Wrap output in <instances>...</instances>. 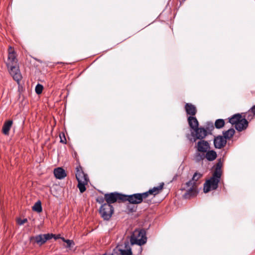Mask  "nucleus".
Listing matches in <instances>:
<instances>
[{"mask_svg": "<svg viewBox=\"0 0 255 255\" xmlns=\"http://www.w3.org/2000/svg\"><path fill=\"white\" fill-rule=\"evenodd\" d=\"M104 199L107 202L105 204L111 205L116 202H124V195L117 192L107 193L104 195Z\"/></svg>", "mask_w": 255, "mask_h": 255, "instance_id": "7", "label": "nucleus"}, {"mask_svg": "<svg viewBox=\"0 0 255 255\" xmlns=\"http://www.w3.org/2000/svg\"><path fill=\"white\" fill-rule=\"evenodd\" d=\"M55 237L53 234H40L30 238V241L34 240V242L41 246L46 242L47 241Z\"/></svg>", "mask_w": 255, "mask_h": 255, "instance_id": "9", "label": "nucleus"}, {"mask_svg": "<svg viewBox=\"0 0 255 255\" xmlns=\"http://www.w3.org/2000/svg\"><path fill=\"white\" fill-rule=\"evenodd\" d=\"M227 140L222 135H219L214 138V144L216 148L221 149L226 145Z\"/></svg>", "mask_w": 255, "mask_h": 255, "instance_id": "12", "label": "nucleus"}, {"mask_svg": "<svg viewBox=\"0 0 255 255\" xmlns=\"http://www.w3.org/2000/svg\"><path fill=\"white\" fill-rule=\"evenodd\" d=\"M60 142L63 143H66V139L65 138V135L64 133L62 134V136L61 134H60Z\"/></svg>", "mask_w": 255, "mask_h": 255, "instance_id": "32", "label": "nucleus"}, {"mask_svg": "<svg viewBox=\"0 0 255 255\" xmlns=\"http://www.w3.org/2000/svg\"><path fill=\"white\" fill-rule=\"evenodd\" d=\"M180 3V5L182 4V3L184 2L186 0H179Z\"/></svg>", "mask_w": 255, "mask_h": 255, "instance_id": "37", "label": "nucleus"}, {"mask_svg": "<svg viewBox=\"0 0 255 255\" xmlns=\"http://www.w3.org/2000/svg\"><path fill=\"white\" fill-rule=\"evenodd\" d=\"M196 147L198 152L205 153L210 148V145L207 141L201 140L198 142Z\"/></svg>", "mask_w": 255, "mask_h": 255, "instance_id": "13", "label": "nucleus"}, {"mask_svg": "<svg viewBox=\"0 0 255 255\" xmlns=\"http://www.w3.org/2000/svg\"><path fill=\"white\" fill-rule=\"evenodd\" d=\"M164 182H161L159 183V185L157 187H154L152 188L153 189V190L155 192V193L156 195H158V194L162 192L164 186Z\"/></svg>", "mask_w": 255, "mask_h": 255, "instance_id": "23", "label": "nucleus"}, {"mask_svg": "<svg viewBox=\"0 0 255 255\" xmlns=\"http://www.w3.org/2000/svg\"><path fill=\"white\" fill-rule=\"evenodd\" d=\"M215 126L212 123H207L206 129L211 132L215 128Z\"/></svg>", "mask_w": 255, "mask_h": 255, "instance_id": "29", "label": "nucleus"}, {"mask_svg": "<svg viewBox=\"0 0 255 255\" xmlns=\"http://www.w3.org/2000/svg\"><path fill=\"white\" fill-rule=\"evenodd\" d=\"M186 185L187 187L190 188L187 190L184 196L185 197H191L197 194V183L192 180V179L189 180L186 183Z\"/></svg>", "mask_w": 255, "mask_h": 255, "instance_id": "11", "label": "nucleus"}, {"mask_svg": "<svg viewBox=\"0 0 255 255\" xmlns=\"http://www.w3.org/2000/svg\"><path fill=\"white\" fill-rule=\"evenodd\" d=\"M76 177L78 182L77 187L80 192L83 193L86 190L85 186L88 184L89 180L88 175L84 173L81 165L76 167Z\"/></svg>", "mask_w": 255, "mask_h": 255, "instance_id": "2", "label": "nucleus"}, {"mask_svg": "<svg viewBox=\"0 0 255 255\" xmlns=\"http://www.w3.org/2000/svg\"><path fill=\"white\" fill-rule=\"evenodd\" d=\"M196 133V138L202 139L207 135V130L204 128H198L194 130Z\"/></svg>", "mask_w": 255, "mask_h": 255, "instance_id": "15", "label": "nucleus"}, {"mask_svg": "<svg viewBox=\"0 0 255 255\" xmlns=\"http://www.w3.org/2000/svg\"><path fill=\"white\" fill-rule=\"evenodd\" d=\"M130 242L131 245H138L141 251V246L143 245V230H135L131 236Z\"/></svg>", "mask_w": 255, "mask_h": 255, "instance_id": "5", "label": "nucleus"}, {"mask_svg": "<svg viewBox=\"0 0 255 255\" xmlns=\"http://www.w3.org/2000/svg\"><path fill=\"white\" fill-rule=\"evenodd\" d=\"M6 64L13 79L19 83L22 79V76L18 66L16 53L11 46L8 49V59Z\"/></svg>", "mask_w": 255, "mask_h": 255, "instance_id": "1", "label": "nucleus"}, {"mask_svg": "<svg viewBox=\"0 0 255 255\" xmlns=\"http://www.w3.org/2000/svg\"><path fill=\"white\" fill-rule=\"evenodd\" d=\"M146 224H147L146 223V220L144 219V228L146 226ZM145 234H146V232H145V231L144 230V244L146 243V240H147L146 237L145 236Z\"/></svg>", "mask_w": 255, "mask_h": 255, "instance_id": "34", "label": "nucleus"}, {"mask_svg": "<svg viewBox=\"0 0 255 255\" xmlns=\"http://www.w3.org/2000/svg\"><path fill=\"white\" fill-rule=\"evenodd\" d=\"M131 249L128 242L119 245L114 249L111 255H131Z\"/></svg>", "mask_w": 255, "mask_h": 255, "instance_id": "8", "label": "nucleus"}, {"mask_svg": "<svg viewBox=\"0 0 255 255\" xmlns=\"http://www.w3.org/2000/svg\"><path fill=\"white\" fill-rule=\"evenodd\" d=\"M13 122L12 120H8L4 122L2 128V133L5 135H8L9 130L12 126Z\"/></svg>", "mask_w": 255, "mask_h": 255, "instance_id": "18", "label": "nucleus"}, {"mask_svg": "<svg viewBox=\"0 0 255 255\" xmlns=\"http://www.w3.org/2000/svg\"><path fill=\"white\" fill-rule=\"evenodd\" d=\"M145 213H147V211H145V212H144V214H145Z\"/></svg>", "mask_w": 255, "mask_h": 255, "instance_id": "40", "label": "nucleus"}, {"mask_svg": "<svg viewBox=\"0 0 255 255\" xmlns=\"http://www.w3.org/2000/svg\"><path fill=\"white\" fill-rule=\"evenodd\" d=\"M255 116L253 115V113H252V112H251L250 111V109L247 112H246L245 114V115H244V117L243 118H245L246 119V118H247V120H252L254 117Z\"/></svg>", "mask_w": 255, "mask_h": 255, "instance_id": "26", "label": "nucleus"}, {"mask_svg": "<svg viewBox=\"0 0 255 255\" xmlns=\"http://www.w3.org/2000/svg\"><path fill=\"white\" fill-rule=\"evenodd\" d=\"M32 210L38 213H40L42 211L41 203L40 201H37L34 204L32 207Z\"/></svg>", "mask_w": 255, "mask_h": 255, "instance_id": "25", "label": "nucleus"}, {"mask_svg": "<svg viewBox=\"0 0 255 255\" xmlns=\"http://www.w3.org/2000/svg\"><path fill=\"white\" fill-rule=\"evenodd\" d=\"M221 176H218L217 173L213 174L211 178L207 180L204 184V192L208 193L211 190L217 189L218 184L221 180Z\"/></svg>", "mask_w": 255, "mask_h": 255, "instance_id": "4", "label": "nucleus"}, {"mask_svg": "<svg viewBox=\"0 0 255 255\" xmlns=\"http://www.w3.org/2000/svg\"><path fill=\"white\" fill-rule=\"evenodd\" d=\"M149 195H152L153 197H154L156 195V194L155 193L153 189L151 188L149 189L148 191L144 192V200L147 198L148 196ZM144 202H145V201L144 200Z\"/></svg>", "mask_w": 255, "mask_h": 255, "instance_id": "27", "label": "nucleus"}, {"mask_svg": "<svg viewBox=\"0 0 255 255\" xmlns=\"http://www.w3.org/2000/svg\"><path fill=\"white\" fill-rule=\"evenodd\" d=\"M229 122L232 125H235V128L239 131L246 129L248 127V122L243 118L241 114H236L231 118H228Z\"/></svg>", "mask_w": 255, "mask_h": 255, "instance_id": "3", "label": "nucleus"}, {"mask_svg": "<svg viewBox=\"0 0 255 255\" xmlns=\"http://www.w3.org/2000/svg\"><path fill=\"white\" fill-rule=\"evenodd\" d=\"M153 217L152 214L150 215V216L148 217L147 221H149L150 219H152Z\"/></svg>", "mask_w": 255, "mask_h": 255, "instance_id": "36", "label": "nucleus"}, {"mask_svg": "<svg viewBox=\"0 0 255 255\" xmlns=\"http://www.w3.org/2000/svg\"><path fill=\"white\" fill-rule=\"evenodd\" d=\"M114 212V208L112 205L102 204L99 209V214L104 220H109Z\"/></svg>", "mask_w": 255, "mask_h": 255, "instance_id": "6", "label": "nucleus"}, {"mask_svg": "<svg viewBox=\"0 0 255 255\" xmlns=\"http://www.w3.org/2000/svg\"><path fill=\"white\" fill-rule=\"evenodd\" d=\"M203 176V174L199 173V172H196L193 177H192V180H193L194 181H195V182H196L197 181H198V180L200 179Z\"/></svg>", "mask_w": 255, "mask_h": 255, "instance_id": "28", "label": "nucleus"}, {"mask_svg": "<svg viewBox=\"0 0 255 255\" xmlns=\"http://www.w3.org/2000/svg\"><path fill=\"white\" fill-rule=\"evenodd\" d=\"M205 158V153L197 152L194 154V159L197 162H199Z\"/></svg>", "mask_w": 255, "mask_h": 255, "instance_id": "22", "label": "nucleus"}, {"mask_svg": "<svg viewBox=\"0 0 255 255\" xmlns=\"http://www.w3.org/2000/svg\"><path fill=\"white\" fill-rule=\"evenodd\" d=\"M27 221V220L26 219H24L23 220L19 219L17 220V223L20 225H22L24 224V223H25Z\"/></svg>", "mask_w": 255, "mask_h": 255, "instance_id": "33", "label": "nucleus"}, {"mask_svg": "<svg viewBox=\"0 0 255 255\" xmlns=\"http://www.w3.org/2000/svg\"><path fill=\"white\" fill-rule=\"evenodd\" d=\"M145 213H147V211H145V212H144V214H145Z\"/></svg>", "mask_w": 255, "mask_h": 255, "instance_id": "39", "label": "nucleus"}, {"mask_svg": "<svg viewBox=\"0 0 255 255\" xmlns=\"http://www.w3.org/2000/svg\"><path fill=\"white\" fill-rule=\"evenodd\" d=\"M43 89V86L38 84L36 86L35 92L37 94H40L42 92Z\"/></svg>", "mask_w": 255, "mask_h": 255, "instance_id": "30", "label": "nucleus"}, {"mask_svg": "<svg viewBox=\"0 0 255 255\" xmlns=\"http://www.w3.org/2000/svg\"><path fill=\"white\" fill-rule=\"evenodd\" d=\"M54 174L55 177L59 179L64 178L66 176L65 171L62 167H58L54 170Z\"/></svg>", "mask_w": 255, "mask_h": 255, "instance_id": "17", "label": "nucleus"}, {"mask_svg": "<svg viewBox=\"0 0 255 255\" xmlns=\"http://www.w3.org/2000/svg\"><path fill=\"white\" fill-rule=\"evenodd\" d=\"M64 241L66 243L67 247L70 248L71 247L72 245L74 244V243L72 241L70 240H64Z\"/></svg>", "mask_w": 255, "mask_h": 255, "instance_id": "31", "label": "nucleus"}, {"mask_svg": "<svg viewBox=\"0 0 255 255\" xmlns=\"http://www.w3.org/2000/svg\"><path fill=\"white\" fill-rule=\"evenodd\" d=\"M223 166V162L221 159L220 158L218 160V162L215 165V169L213 174L217 173L218 176H221L222 174V167Z\"/></svg>", "mask_w": 255, "mask_h": 255, "instance_id": "19", "label": "nucleus"}, {"mask_svg": "<svg viewBox=\"0 0 255 255\" xmlns=\"http://www.w3.org/2000/svg\"><path fill=\"white\" fill-rule=\"evenodd\" d=\"M250 111L252 112V113H253V115L255 116V105L250 109Z\"/></svg>", "mask_w": 255, "mask_h": 255, "instance_id": "35", "label": "nucleus"}, {"mask_svg": "<svg viewBox=\"0 0 255 255\" xmlns=\"http://www.w3.org/2000/svg\"><path fill=\"white\" fill-rule=\"evenodd\" d=\"M235 130L233 128H231L229 129L223 131V137L227 140L231 139L234 135Z\"/></svg>", "mask_w": 255, "mask_h": 255, "instance_id": "21", "label": "nucleus"}, {"mask_svg": "<svg viewBox=\"0 0 255 255\" xmlns=\"http://www.w3.org/2000/svg\"><path fill=\"white\" fill-rule=\"evenodd\" d=\"M187 120L189 127L192 129L194 130L198 128L199 123L196 118L194 116H189Z\"/></svg>", "mask_w": 255, "mask_h": 255, "instance_id": "16", "label": "nucleus"}, {"mask_svg": "<svg viewBox=\"0 0 255 255\" xmlns=\"http://www.w3.org/2000/svg\"><path fill=\"white\" fill-rule=\"evenodd\" d=\"M205 158L209 161H213L217 158V153L214 150H209L205 152Z\"/></svg>", "mask_w": 255, "mask_h": 255, "instance_id": "20", "label": "nucleus"}, {"mask_svg": "<svg viewBox=\"0 0 255 255\" xmlns=\"http://www.w3.org/2000/svg\"><path fill=\"white\" fill-rule=\"evenodd\" d=\"M143 193H137L131 195H124V202L128 201L131 204H138L142 202Z\"/></svg>", "mask_w": 255, "mask_h": 255, "instance_id": "10", "label": "nucleus"}, {"mask_svg": "<svg viewBox=\"0 0 255 255\" xmlns=\"http://www.w3.org/2000/svg\"><path fill=\"white\" fill-rule=\"evenodd\" d=\"M184 108L187 115H190V116H194L197 113L196 107L191 103H186Z\"/></svg>", "mask_w": 255, "mask_h": 255, "instance_id": "14", "label": "nucleus"}, {"mask_svg": "<svg viewBox=\"0 0 255 255\" xmlns=\"http://www.w3.org/2000/svg\"><path fill=\"white\" fill-rule=\"evenodd\" d=\"M225 121L223 119H218L216 120L214 126L217 129H220L225 126Z\"/></svg>", "mask_w": 255, "mask_h": 255, "instance_id": "24", "label": "nucleus"}, {"mask_svg": "<svg viewBox=\"0 0 255 255\" xmlns=\"http://www.w3.org/2000/svg\"><path fill=\"white\" fill-rule=\"evenodd\" d=\"M103 255H107L106 254H104Z\"/></svg>", "mask_w": 255, "mask_h": 255, "instance_id": "38", "label": "nucleus"}]
</instances>
